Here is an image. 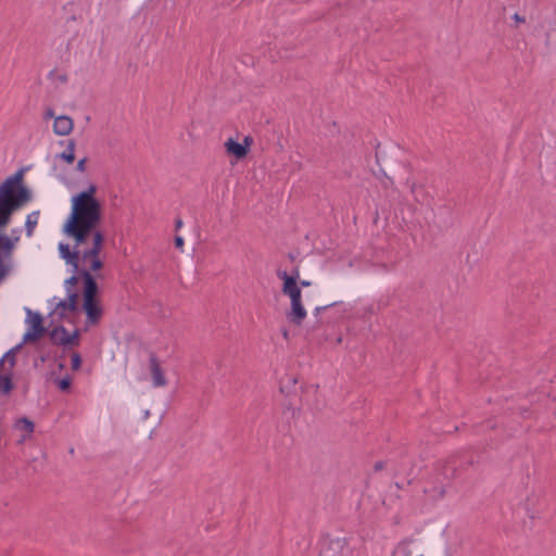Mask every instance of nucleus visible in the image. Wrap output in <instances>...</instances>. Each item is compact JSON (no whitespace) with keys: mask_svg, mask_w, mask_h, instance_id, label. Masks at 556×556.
<instances>
[{"mask_svg":"<svg viewBox=\"0 0 556 556\" xmlns=\"http://www.w3.org/2000/svg\"><path fill=\"white\" fill-rule=\"evenodd\" d=\"M473 464H475V459L473 458H470V459L465 462V465H467V466H471Z\"/></svg>","mask_w":556,"mask_h":556,"instance_id":"41","label":"nucleus"},{"mask_svg":"<svg viewBox=\"0 0 556 556\" xmlns=\"http://www.w3.org/2000/svg\"><path fill=\"white\" fill-rule=\"evenodd\" d=\"M225 148L228 154L233 155L236 159L241 160L247 156L248 148L245 144H241L233 138H229L225 142Z\"/></svg>","mask_w":556,"mask_h":556,"instance_id":"13","label":"nucleus"},{"mask_svg":"<svg viewBox=\"0 0 556 556\" xmlns=\"http://www.w3.org/2000/svg\"><path fill=\"white\" fill-rule=\"evenodd\" d=\"M66 295L67 306L72 307V312H76L78 309L79 294L76 291H67Z\"/></svg>","mask_w":556,"mask_h":556,"instance_id":"25","label":"nucleus"},{"mask_svg":"<svg viewBox=\"0 0 556 556\" xmlns=\"http://www.w3.org/2000/svg\"><path fill=\"white\" fill-rule=\"evenodd\" d=\"M83 281V301L98 300L99 286L94 276L88 269L80 270Z\"/></svg>","mask_w":556,"mask_h":556,"instance_id":"8","label":"nucleus"},{"mask_svg":"<svg viewBox=\"0 0 556 556\" xmlns=\"http://www.w3.org/2000/svg\"><path fill=\"white\" fill-rule=\"evenodd\" d=\"M74 127L73 119L67 115H60L54 118L53 131L58 136L68 135Z\"/></svg>","mask_w":556,"mask_h":556,"instance_id":"11","label":"nucleus"},{"mask_svg":"<svg viewBox=\"0 0 556 556\" xmlns=\"http://www.w3.org/2000/svg\"><path fill=\"white\" fill-rule=\"evenodd\" d=\"M14 383L12 381V371L9 374L0 375V392L4 395H8L14 389Z\"/></svg>","mask_w":556,"mask_h":556,"instance_id":"18","label":"nucleus"},{"mask_svg":"<svg viewBox=\"0 0 556 556\" xmlns=\"http://www.w3.org/2000/svg\"><path fill=\"white\" fill-rule=\"evenodd\" d=\"M298 380L296 378H288V384H281L280 386V392L281 393H290L291 392V388L294 387L296 384Z\"/></svg>","mask_w":556,"mask_h":556,"instance_id":"30","label":"nucleus"},{"mask_svg":"<svg viewBox=\"0 0 556 556\" xmlns=\"http://www.w3.org/2000/svg\"><path fill=\"white\" fill-rule=\"evenodd\" d=\"M252 141H253L252 138L247 136V137H244L243 142L241 144H245L247 148L249 149V147L252 143Z\"/></svg>","mask_w":556,"mask_h":556,"instance_id":"38","label":"nucleus"},{"mask_svg":"<svg viewBox=\"0 0 556 556\" xmlns=\"http://www.w3.org/2000/svg\"><path fill=\"white\" fill-rule=\"evenodd\" d=\"M21 231H22V230H21L20 228H14V229H12V230H11V236H8V237H9V238H11V239L16 238V243H17V242H18V240H20V233H21Z\"/></svg>","mask_w":556,"mask_h":556,"instance_id":"34","label":"nucleus"},{"mask_svg":"<svg viewBox=\"0 0 556 556\" xmlns=\"http://www.w3.org/2000/svg\"><path fill=\"white\" fill-rule=\"evenodd\" d=\"M345 544V539L324 535L318 542L319 556H341Z\"/></svg>","mask_w":556,"mask_h":556,"instance_id":"7","label":"nucleus"},{"mask_svg":"<svg viewBox=\"0 0 556 556\" xmlns=\"http://www.w3.org/2000/svg\"><path fill=\"white\" fill-rule=\"evenodd\" d=\"M72 239L74 241L73 247H71L68 243L60 242L58 249L60 257L64 260L67 265L74 267L75 271H77L81 253L85 245L89 244V240L85 238L81 242H78L77 238Z\"/></svg>","mask_w":556,"mask_h":556,"instance_id":"5","label":"nucleus"},{"mask_svg":"<svg viewBox=\"0 0 556 556\" xmlns=\"http://www.w3.org/2000/svg\"><path fill=\"white\" fill-rule=\"evenodd\" d=\"M384 468V463L379 460V462H376L375 466H374V469L376 471H379V470H382Z\"/></svg>","mask_w":556,"mask_h":556,"instance_id":"35","label":"nucleus"},{"mask_svg":"<svg viewBox=\"0 0 556 556\" xmlns=\"http://www.w3.org/2000/svg\"><path fill=\"white\" fill-rule=\"evenodd\" d=\"M290 277H294V281L298 282V279L300 277V273L298 268H294L291 274H289Z\"/></svg>","mask_w":556,"mask_h":556,"instance_id":"37","label":"nucleus"},{"mask_svg":"<svg viewBox=\"0 0 556 556\" xmlns=\"http://www.w3.org/2000/svg\"><path fill=\"white\" fill-rule=\"evenodd\" d=\"M67 305L68 304L66 300H61L56 303L54 312H56L60 317H64L65 312H72V307Z\"/></svg>","mask_w":556,"mask_h":556,"instance_id":"27","label":"nucleus"},{"mask_svg":"<svg viewBox=\"0 0 556 556\" xmlns=\"http://www.w3.org/2000/svg\"><path fill=\"white\" fill-rule=\"evenodd\" d=\"M58 387L63 392H68L72 387V378L70 376H65L58 380Z\"/></svg>","mask_w":556,"mask_h":556,"instance_id":"28","label":"nucleus"},{"mask_svg":"<svg viewBox=\"0 0 556 556\" xmlns=\"http://www.w3.org/2000/svg\"><path fill=\"white\" fill-rule=\"evenodd\" d=\"M83 311L89 325H97L103 314L99 300L83 301Z\"/></svg>","mask_w":556,"mask_h":556,"instance_id":"9","label":"nucleus"},{"mask_svg":"<svg viewBox=\"0 0 556 556\" xmlns=\"http://www.w3.org/2000/svg\"><path fill=\"white\" fill-rule=\"evenodd\" d=\"M513 18H514L517 23H525V21H526V20H525V17H523V16H521V15H519L518 13H515V14L513 15Z\"/></svg>","mask_w":556,"mask_h":556,"instance_id":"36","label":"nucleus"},{"mask_svg":"<svg viewBox=\"0 0 556 556\" xmlns=\"http://www.w3.org/2000/svg\"><path fill=\"white\" fill-rule=\"evenodd\" d=\"M79 344V330L75 329L72 333H68L65 329V334L61 336L58 341V345L62 346H74Z\"/></svg>","mask_w":556,"mask_h":556,"instance_id":"14","label":"nucleus"},{"mask_svg":"<svg viewBox=\"0 0 556 556\" xmlns=\"http://www.w3.org/2000/svg\"><path fill=\"white\" fill-rule=\"evenodd\" d=\"M31 199L30 189L24 185V168L0 185V285L13 270L11 258L16 247V238L11 239L2 231L11 223L13 214Z\"/></svg>","mask_w":556,"mask_h":556,"instance_id":"1","label":"nucleus"},{"mask_svg":"<svg viewBox=\"0 0 556 556\" xmlns=\"http://www.w3.org/2000/svg\"><path fill=\"white\" fill-rule=\"evenodd\" d=\"M39 331H34L31 329H28L24 336H23V340L21 343H23V345L27 342H35L37 340H39L42 336L40 333H38Z\"/></svg>","mask_w":556,"mask_h":556,"instance_id":"26","label":"nucleus"},{"mask_svg":"<svg viewBox=\"0 0 556 556\" xmlns=\"http://www.w3.org/2000/svg\"><path fill=\"white\" fill-rule=\"evenodd\" d=\"M56 156L67 164H72L75 161V141L73 139L67 140L66 149Z\"/></svg>","mask_w":556,"mask_h":556,"instance_id":"17","label":"nucleus"},{"mask_svg":"<svg viewBox=\"0 0 556 556\" xmlns=\"http://www.w3.org/2000/svg\"><path fill=\"white\" fill-rule=\"evenodd\" d=\"M65 329L66 328L64 326L59 325L49 332L50 340L54 345H58V341L60 340L61 336L65 334Z\"/></svg>","mask_w":556,"mask_h":556,"instance_id":"24","label":"nucleus"},{"mask_svg":"<svg viewBox=\"0 0 556 556\" xmlns=\"http://www.w3.org/2000/svg\"><path fill=\"white\" fill-rule=\"evenodd\" d=\"M277 276L283 280L282 285V293H287L290 291V289H296L299 288V285L296 281H294V277H290L289 274L286 270H278Z\"/></svg>","mask_w":556,"mask_h":556,"instance_id":"16","label":"nucleus"},{"mask_svg":"<svg viewBox=\"0 0 556 556\" xmlns=\"http://www.w3.org/2000/svg\"><path fill=\"white\" fill-rule=\"evenodd\" d=\"M71 213L63 225L62 231L70 238H77L81 242L85 238H94V233L102 232L98 227L102 220V205L100 202H88L78 199L71 200Z\"/></svg>","mask_w":556,"mask_h":556,"instance_id":"3","label":"nucleus"},{"mask_svg":"<svg viewBox=\"0 0 556 556\" xmlns=\"http://www.w3.org/2000/svg\"><path fill=\"white\" fill-rule=\"evenodd\" d=\"M458 467L455 465V462L448 460L443 467L442 473L447 479H454L458 476Z\"/></svg>","mask_w":556,"mask_h":556,"instance_id":"23","label":"nucleus"},{"mask_svg":"<svg viewBox=\"0 0 556 556\" xmlns=\"http://www.w3.org/2000/svg\"><path fill=\"white\" fill-rule=\"evenodd\" d=\"M97 186L91 184L87 190H84V191H80L78 193H76L75 195H73L72 198L73 199H78V200H83V201H88V202H100L97 198H96V192H97Z\"/></svg>","mask_w":556,"mask_h":556,"instance_id":"15","label":"nucleus"},{"mask_svg":"<svg viewBox=\"0 0 556 556\" xmlns=\"http://www.w3.org/2000/svg\"><path fill=\"white\" fill-rule=\"evenodd\" d=\"M15 427L18 430L25 431L27 434L34 432L35 424L27 417H21L16 420Z\"/></svg>","mask_w":556,"mask_h":556,"instance_id":"22","label":"nucleus"},{"mask_svg":"<svg viewBox=\"0 0 556 556\" xmlns=\"http://www.w3.org/2000/svg\"><path fill=\"white\" fill-rule=\"evenodd\" d=\"M23 348V343H18L12 349H10L2 357L9 363L10 370L12 371V368L16 364V353Z\"/></svg>","mask_w":556,"mask_h":556,"instance_id":"21","label":"nucleus"},{"mask_svg":"<svg viewBox=\"0 0 556 556\" xmlns=\"http://www.w3.org/2000/svg\"><path fill=\"white\" fill-rule=\"evenodd\" d=\"M339 302H333V303H330V304H327V305H324V306H317L315 307L314 309V315L316 317H318L323 312L327 311L328 308L332 307V306H336L338 305Z\"/></svg>","mask_w":556,"mask_h":556,"instance_id":"31","label":"nucleus"},{"mask_svg":"<svg viewBox=\"0 0 556 556\" xmlns=\"http://www.w3.org/2000/svg\"><path fill=\"white\" fill-rule=\"evenodd\" d=\"M149 362H150V370H151V375H152L153 386L154 387L166 386L167 381H166L163 370L161 368L157 356L154 352H150Z\"/></svg>","mask_w":556,"mask_h":556,"instance_id":"10","label":"nucleus"},{"mask_svg":"<svg viewBox=\"0 0 556 556\" xmlns=\"http://www.w3.org/2000/svg\"><path fill=\"white\" fill-rule=\"evenodd\" d=\"M38 218H39V211H35L33 213H30L27 217H26V222H25V230H26V236L27 237H31L33 233H34V229L35 227L37 226L38 224Z\"/></svg>","mask_w":556,"mask_h":556,"instance_id":"20","label":"nucleus"},{"mask_svg":"<svg viewBox=\"0 0 556 556\" xmlns=\"http://www.w3.org/2000/svg\"><path fill=\"white\" fill-rule=\"evenodd\" d=\"M86 163H87V157H83L80 159L78 162H77V165H76V169L78 172H85L86 170Z\"/></svg>","mask_w":556,"mask_h":556,"instance_id":"32","label":"nucleus"},{"mask_svg":"<svg viewBox=\"0 0 556 556\" xmlns=\"http://www.w3.org/2000/svg\"><path fill=\"white\" fill-rule=\"evenodd\" d=\"M71 366L73 370H78L81 366V356L79 353L75 352L71 356Z\"/></svg>","mask_w":556,"mask_h":556,"instance_id":"29","label":"nucleus"},{"mask_svg":"<svg viewBox=\"0 0 556 556\" xmlns=\"http://www.w3.org/2000/svg\"><path fill=\"white\" fill-rule=\"evenodd\" d=\"M31 199L30 189L24 185V168L0 185V285L13 270L11 258L16 247V238L11 239L2 231L11 223L13 214Z\"/></svg>","mask_w":556,"mask_h":556,"instance_id":"2","label":"nucleus"},{"mask_svg":"<svg viewBox=\"0 0 556 556\" xmlns=\"http://www.w3.org/2000/svg\"><path fill=\"white\" fill-rule=\"evenodd\" d=\"M174 244L177 249H181L185 244L184 238L180 236H176L174 239Z\"/></svg>","mask_w":556,"mask_h":556,"instance_id":"33","label":"nucleus"},{"mask_svg":"<svg viewBox=\"0 0 556 556\" xmlns=\"http://www.w3.org/2000/svg\"><path fill=\"white\" fill-rule=\"evenodd\" d=\"M288 333H289V332H288V330H287V329H285V330L282 331V334H283V337H285L286 339L288 338Z\"/></svg>","mask_w":556,"mask_h":556,"instance_id":"43","label":"nucleus"},{"mask_svg":"<svg viewBox=\"0 0 556 556\" xmlns=\"http://www.w3.org/2000/svg\"><path fill=\"white\" fill-rule=\"evenodd\" d=\"M5 362V359L3 357L0 358V368L3 366V363Z\"/></svg>","mask_w":556,"mask_h":556,"instance_id":"44","label":"nucleus"},{"mask_svg":"<svg viewBox=\"0 0 556 556\" xmlns=\"http://www.w3.org/2000/svg\"><path fill=\"white\" fill-rule=\"evenodd\" d=\"M81 269H86L85 267H80V265H78V270L75 271V268L74 267H71V271H72V276H70L65 281H64V287L66 289V292L67 291H74L73 290V287L76 286L78 283L79 280H81V276H80V270Z\"/></svg>","mask_w":556,"mask_h":556,"instance_id":"19","label":"nucleus"},{"mask_svg":"<svg viewBox=\"0 0 556 556\" xmlns=\"http://www.w3.org/2000/svg\"><path fill=\"white\" fill-rule=\"evenodd\" d=\"M298 285H299L300 288L301 287H308V286H311V281H308V280H300V282Z\"/></svg>","mask_w":556,"mask_h":556,"instance_id":"39","label":"nucleus"},{"mask_svg":"<svg viewBox=\"0 0 556 556\" xmlns=\"http://www.w3.org/2000/svg\"><path fill=\"white\" fill-rule=\"evenodd\" d=\"M26 311V323L30 324V328L34 331H39L41 336H43L47 331L46 327L43 326V318L40 313L33 312L30 308H25Z\"/></svg>","mask_w":556,"mask_h":556,"instance_id":"12","label":"nucleus"},{"mask_svg":"<svg viewBox=\"0 0 556 556\" xmlns=\"http://www.w3.org/2000/svg\"><path fill=\"white\" fill-rule=\"evenodd\" d=\"M46 116L47 117H53V111L51 109H49L46 113Z\"/></svg>","mask_w":556,"mask_h":556,"instance_id":"42","label":"nucleus"},{"mask_svg":"<svg viewBox=\"0 0 556 556\" xmlns=\"http://www.w3.org/2000/svg\"><path fill=\"white\" fill-rule=\"evenodd\" d=\"M59 367H60V369H63V368H64V364H62V363H61V364L59 365Z\"/></svg>","mask_w":556,"mask_h":556,"instance_id":"46","label":"nucleus"},{"mask_svg":"<svg viewBox=\"0 0 556 556\" xmlns=\"http://www.w3.org/2000/svg\"><path fill=\"white\" fill-rule=\"evenodd\" d=\"M105 241V237L103 232L94 233V238L89 239V244L85 245L84 251L80 256V261L90 262L88 270L92 274V271H98L103 268L104 264L100 258V252L102 250L103 243Z\"/></svg>","mask_w":556,"mask_h":556,"instance_id":"4","label":"nucleus"},{"mask_svg":"<svg viewBox=\"0 0 556 556\" xmlns=\"http://www.w3.org/2000/svg\"><path fill=\"white\" fill-rule=\"evenodd\" d=\"M285 294L288 295L291 301L290 311L286 314L288 320L295 326H301L306 318L307 313L302 303V291L300 287L296 289H290V291Z\"/></svg>","mask_w":556,"mask_h":556,"instance_id":"6","label":"nucleus"},{"mask_svg":"<svg viewBox=\"0 0 556 556\" xmlns=\"http://www.w3.org/2000/svg\"><path fill=\"white\" fill-rule=\"evenodd\" d=\"M182 226V220L180 218H177L175 220V228L178 230Z\"/></svg>","mask_w":556,"mask_h":556,"instance_id":"40","label":"nucleus"},{"mask_svg":"<svg viewBox=\"0 0 556 556\" xmlns=\"http://www.w3.org/2000/svg\"><path fill=\"white\" fill-rule=\"evenodd\" d=\"M395 486H396L397 489H402V485H401L399 482H396V483H395Z\"/></svg>","mask_w":556,"mask_h":556,"instance_id":"45","label":"nucleus"}]
</instances>
